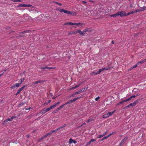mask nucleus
<instances>
[{
  "label": "nucleus",
  "mask_w": 146,
  "mask_h": 146,
  "mask_svg": "<svg viewBox=\"0 0 146 146\" xmlns=\"http://www.w3.org/2000/svg\"><path fill=\"white\" fill-rule=\"evenodd\" d=\"M66 125V124H64L63 125H62V127H59L56 130H52V131L46 134L45 135L43 136L42 137L39 139V140L40 141L41 140L44 139L47 136H48L49 135H50L52 133L54 132H56V131L60 129L61 128H63L64 127H65Z\"/></svg>",
  "instance_id": "1"
},
{
  "label": "nucleus",
  "mask_w": 146,
  "mask_h": 146,
  "mask_svg": "<svg viewBox=\"0 0 146 146\" xmlns=\"http://www.w3.org/2000/svg\"><path fill=\"white\" fill-rule=\"evenodd\" d=\"M60 11L61 13L64 12V13L72 15L73 16H75L76 15V13L74 12L69 11L63 9H60Z\"/></svg>",
  "instance_id": "2"
},
{
  "label": "nucleus",
  "mask_w": 146,
  "mask_h": 146,
  "mask_svg": "<svg viewBox=\"0 0 146 146\" xmlns=\"http://www.w3.org/2000/svg\"><path fill=\"white\" fill-rule=\"evenodd\" d=\"M65 25H76L79 26L80 27H82V25H84L85 24L84 23H72V22H68L65 23L64 24Z\"/></svg>",
  "instance_id": "3"
},
{
  "label": "nucleus",
  "mask_w": 146,
  "mask_h": 146,
  "mask_svg": "<svg viewBox=\"0 0 146 146\" xmlns=\"http://www.w3.org/2000/svg\"><path fill=\"white\" fill-rule=\"evenodd\" d=\"M118 16H120L121 17H123L127 16V13L125 11H121L117 12Z\"/></svg>",
  "instance_id": "4"
},
{
  "label": "nucleus",
  "mask_w": 146,
  "mask_h": 146,
  "mask_svg": "<svg viewBox=\"0 0 146 146\" xmlns=\"http://www.w3.org/2000/svg\"><path fill=\"white\" fill-rule=\"evenodd\" d=\"M18 7H32L33 6L29 4H20L18 5Z\"/></svg>",
  "instance_id": "5"
},
{
  "label": "nucleus",
  "mask_w": 146,
  "mask_h": 146,
  "mask_svg": "<svg viewBox=\"0 0 146 146\" xmlns=\"http://www.w3.org/2000/svg\"><path fill=\"white\" fill-rule=\"evenodd\" d=\"M27 85H24L21 88L19 89L17 92L15 94V95L16 96L17 95L20 93V92L22 91L24 88H25V87H27Z\"/></svg>",
  "instance_id": "6"
},
{
  "label": "nucleus",
  "mask_w": 146,
  "mask_h": 146,
  "mask_svg": "<svg viewBox=\"0 0 146 146\" xmlns=\"http://www.w3.org/2000/svg\"><path fill=\"white\" fill-rule=\"evenodd\" d=\"M146 62V59H144L143 60L140 61L138 62L137 64L133 66V68H134L136 67L137 65H138L139 64H141Z\"/></svg>",
  "instance_id": "7"
},
{
  "label": "nucleus",
  "mask_w": 146,
  "mask_h": 146,
  "mask_svg": "<svg viewBox=\"0 0 146 146\" xmlns=\"http://www.w3.org/2000/svg\"><path fill=\"white\" fill-rule=\"evenodd\" d=\"M137 96V95L136 96H135V95L132 96H131L128 99H127L126 100H123V101H122V102H127L128 101H129V100H130L131 99L133 98H135Z\"/></svg>",
  "instance_id": "8"
},
{
  "label": "nucleus",
  "mask_w": 146,
  "mask_h": 146,
  "mask_svg": "<svg viewBox=\"0 0 146 146\" xmlns=\"http://www.w3.org/2000/svg\"><path fill=\"white\" fill-rule=\"evenodd\" d=\"M128 139V137H126L124 138L121 141L120 143L119 144V145L121 146L122 145L124 142L125 141L127 140Z\"/></svg>",
  "instance_id": "9"
},
{
  "label": "nucleus",
  "mask_w": 146,
  "mask_h": 146,
  "mask_svg": "<svg viewBox=\"0 0 146 146\" xmlns=\"http://www.w3.org/2000/svg\"><path fill=\"white\" fill-rule=\"evenodd\" d=\"M21 83H17L16 84L14 85H13L11 87V88H15V87H19L20 85L21 84Z\"/></svg>",
  "instance_id": "10"
},
{
  "label": "nucleus",
  "mask_w": 146,
  "mask_h": 146,
  "mask_svg": "<svg viewBox=\"0 0 146 146\" xmlns=\"http://www.w3.org/2000/svg\"><path fill=\"white\" fill-rule=\"evenodd\" d=\"M15 117H14V116L11 117L10 118H8L7 119H6L5 121V122H7L8 121H11L13 119V118H15Z\"/></svg>",
  "instance_id": "11"
},
{
  "label": "nucleus",
  "mask_w": 146,
  "mask_h": 146,
  "mask_svg": "<svg viewBox=\"0 0 146 146\" xmlns=\"http://www.w3.org/2000/svg\"><path fill=\"white\" fill-rule=\"evenodd\" d=\"M54 107L53 106V105L51 106L49 108H47L46 109V112H47L50 110H51L52 108H54Z\"/></svg>",
  "instance_id": "12"
},
{
  "label": "nucleus",
  "mask_w": 146,
  "mask_h": 146,
  "mask_svg": "<svg viewBox=\"0 0 146 146\" xmlns=\"http://www.w3.org/2000/svg\"><path fill=\"white\" fill-rule=\"evenodd\" d=\"M111 67L104 68H102V69H101V70L102 71L105 70H110L111 69Z\"/></svg>",
  "instance_id": "13"
},
{
  "label": "nucleus",
  "mask_w": 146,
  "mask_h": 146,
  "mask_svg": "<svg viewBox=\"0 0 146 146\" xmlns=\"http://www.w3.org/2000/svg\"><path fill=\"white\" fill-rule=\"evenodd\" d=\"M102 70H101V69H100L99 70V71L97 72H93V74L95 75H97L100 73L102 72Z\"/></svg>",
  "instance_id": "14"
},
{
  "label": "nucleus",
  "mask_w": 146,
  "mask_h": 146,
  "mask_svg": "<svg viewBox=\"0 0 146 146\" xmlns=\"http://www.w3.org/2000/svg\"><path fill=\"white\" fill-rule=\"evenodd\" d=\"M115 112V111H113L112 112H108V113H107L108 115V117H109L111 115L113 114Z\"/></svg>",
  "instance_id": "15"
},
{
  "label": "nucleus",
  "mask_w": 146,
  "mask_h": 146,
  "mask_svg": "<svg viewBox=\"0 0 146 146\" xmlns=\"http://www.w3.org/2000/svg\"><path fill=\"white\" fill-rule=\"evenodd\" d=\"M118 16V13H117L115 14L111 15H110V17H117Z\"/></svg>",
  "instance_id": "16"
},
{
  "label": "nucleus",
  "mask_w": 146,
  "mask_h": 146,
  "mask_svg": "<svg viewBox=\"0 0 146 146\" xmlns=\"http://www.w3.org/2000/svg\"><path fill=\"white\" fill-rule=\"evenodd\" d=\"M53 68L52 67H47V66H45L44 67L42 68L41 69H53Z\"/></svg>",
  "instance_id": "17"
},
{
  "label": "nucleus",
  "mask_w": 146,
  "mask_h": 146,
  "mask_svg": "<svg viewBox=\"0 0 146 146\" xmlns=\"http://www.w3.org/2000/svg\"><path fill=\"white\" fill-rule=\"evenodd\" d=\"M135 12H134V11H132L131 12H129L128 13H127V16L129 15L130 14H133Z\"/></svg>",
  "instance_id": "18"
},
{
  "label": "nucleus",
  "mask_w": 146,
  "mask_h": 146,
  "mask_svg": "<svg viewBox=\"0 0 146 146\" xmlns=\"http://www.w3.org/2000/svg\"><path fill=\"white\" fill-rule=\"evenodd\" d=\"M74 140L73 139H72L71 138H70L69 139V143L70 144H71L73 143V142L74 141Z\"/></svg>",
  "instance_id": "19"
},
{
  "label": "nucleus",
  "mask_w": 146,
  "mask_h": 146,
  "mask_svg": "<svg viewBox=\"0 0 146 146\" xmlns=\"http://www.w3.org/2000/svg\"><path fill=\"white\" fill-rule=\"evenodd\" d=\"M77 31L80 35H84L83 31H82L80 30H78Z\"/></svg>",
  "instance_id": "20"
},
{
  "label": "nucleus",
  "mask_w": 146,
  "mask_h": 146,
  "mask_svg": "<svg viewBox=\"0 0 146 146\" xmlns=\"http://www.w3.org/2000/svg\"><path fill=\"white\" fill-rule=\"evenodd\" d=\"M103 118H108V115L106 113V114H104L103 116Z\"/></svg>",
  "instance_id": "21"
},
{
  "label": "nucleus",
  "mask_w": 146,
  "mask_h": 146,
  "mask_svg": "<svg viewBox=\"0 0 146 146\" xmlns=\"http://www.w3.org/2000/svg\"><path fill=\"white\" fill-rule=\"evenodd\" d=\"M65 105V104L62 105L61 106H59L58 108V109L59 110H60Z\"/></svg>",
  "instance_id": "22"
},
{
  "label": "nucleus",
  "mask_w": 146,
  "mask_h": 146,
  "mask_svg": "<svg viewBox=\"0 0 146 146\" xmlns=\"http://www.w3.org/2000/svg\"><path fill=\"white\" fill-rule=\"evenodd\" d=\"M79 98H80V97L74 98L73 100H72V102H74L78 99Z\"/></svg>",
  "instance_id": "23"
},
{
  "label": "nucleus",
  "mask_w": 146,
  "mask_h": 146,
  "mask_svg": "<svg viewBox=\"0 0 146 146\" xmlns=\"http://www.w3.org/2000/svg\"><path fill=\"white\" fill-rule=\"evenodd\" d=\"M80 84H79L78 85H77L76 86H75L74 87H73L72 88V89H75V88H76L79 87L80 86Z\"/></svg>",
  "instance_id": "24"
},
{
  "label": "nucleus",
  "mask_w": 146,
  "mask_h": 146,
  "mask_svg": "<svg viewBox=\"0 0 146 146\" xmlns=\"http://www.w3.org/2000/svg\"><path fill=\"white\" fill-rule=\"evenodd\" d=\"M80 84H79L78 85H77L76 86H75L74 87H73L72 88V89H75V88H76L79 87L80 86Z\"/></svg>",
  "instance_id": "25"
},
{
  "label": "nucleus",
  "mask_w": 146,
  "mask_h": 146,
  "mask_svg": "<svg viewBox=\"0 0 146 146\" xmlns=\"http://www.w3.org/2000/svg\"><path fill=\"white\" fill-rule=\"evenodd\" d=\"M80 84H79L78 85H77L76 86H75L74 87H73L72 88V89H75V88H76L79 87L80 86Z\"/></svg>",
  "instance_id": "26"
},
{
  "label": "nucleus",
  "mask_w": 146,
  "mask_h": 146,
  "mask_svg": "<svg viewBox=\"0 0 146 146\" xmlns=\"http://www.w3.org/2000/svg\"><path fill=\"white\" fill-rule=\"evenodd\" d=\"M60 103V102H58L57 103L53 105L54 107H56L58 104H59Z\"/></svg>",
  "instance_id": "27"
},
{
  "label": "nucleus",
  "mask_w": 146,
  "mask_h": 146,
  "mask_svg": "<svg viewBox=\"0 0 146 146\" xmlns=\"http://www.w3.org/2000/svg\"><path fill=\"white\" fill-rule=\"evenodd\" d=\"M58 110H59L58 109V108L57 109H56L55 110H54L53 111L52 113H56L58 111Z\"/></svg>",
  "instance_id": "28"
},
{
  "label": "nucleus",
  "mask_w": 146,
  "mask_h": 146,
  "mask_svg": "<svg viewBox=\"0 0 146 146\" xmlns=\"http://www.w3.org/2000/svg\"><path fill=\"white\" fill-rule=\"evenodd\" d=\"M24 80L25 79L24 78H21L20 80H21V82L20 83H21V84L22 82H24Z\"/></svg>",
  "instance_id": "29"
},
{
  "label": "nucleus",
  "mask_w": 146,
  "mask_h": 146,
  "mask_svg": "<svg viewBox=\"0 0 146 146\" xmlns=\"http://www.w3.org/2000/svg\"><path fill=\"white\" fill-rule=\"evenodd\" d=\"M103 136H104V135H98V138H102V137H103Z\"/></svg>",
  "instance_id": "30"
},
{
  "label": "nucleus",
  "mask_w": 146,
  "mask_h": 146,
  "mask_svg": "<svg viewBox=\"0 0 146 146\" xmlns=\"http://www.w3.org/2000/svg\"><path fill=\"white\" fill-rule=\"evenodd\" d=\"M88 31V30L87 29H86L85 30H84V31H83V35H84L86 33V32L87 31Z\"/></svg>",
  "instance_id": "31"
},
{
  "label": "nucleus",
  "mask_w": 146,
  "mask_h": 146,
  "mask_svg": "<svg viewBox=\"0 0 146 146\" xmlns=\"http://www.w3.org/2000/svg\"><path fill=\"white\" fill-rule=\"evenodd\" d=\"M142 11V10H140V9H137L135 11H134V12H135V13H137V12H138L139 11Z\"/></svg>",
  "instance_id": "32"
},
{
  "label": "nucleus",
  "mask_w": 146,
  "mask_h": 146,
  "mask_svg": "<svg viewBox=\"0 0 146 146\" xmlns=\"http://www.w3.org/2000/svg\"><path fill=\"white\" fill-rule=\"evenodd\" d=\"M115 132H112L111 133H110V134H109V135H108L109 136V137L111 135L114 134Z\"/></svg>",
  "instance_id": "33"
},
{
  "label": "nucleus",
  "mask_w": 146,
  "mask_h": 146,
  "mask_svg": "<svg viewBox=\"0 0 146 146\" xmlns=\"http://www.w3.org/2000/svg\"><path fill=\"white\" fill-rule=\"evenodd\" d=\"M72 102V100H70V101H69L68 102L65 104H70V103H71Z\"/></svg>",
  "instance_id": "34"
},
{
  "label": "nucleus",
  "mask_w": 146,
  "mask_h": 146,
  "mask_svg": "<svg viewBox=\"0 0 146 146\" xmlns=\"http://www.w3.org/2000/svg\"><path fill=\"white\" fill-rule=\"evenodd\" d=\"M12 1L14 2H20L21 1V0H13Z\"/></svg>",
  "instance_id": "35"
},
{
  "label": "nucleus",
  "mask_w": 146,
  "mask_h": 146,
  "mask_svg": "<svg viewBox=\"0 0 146 146\" xmlns=\"http://www.w3.org/2000/svg\"><path fill=\"white\" fill-rule=\"evenodd\" d=\"M88 87H86V88H83L82 89H83V91H86L88 89Z\"/></svg>",
  "instance_id": "36"
},
{
  "label": "nucleus",
  "mask_w": 146,
  "mask_h": 146,
  "mask_svg": "<svg viewBox=\"0 0 146 146\" xmlns=\"http://www.w3.org/2000/svg\"><path fill=\"white\" fill-rule=\"evenodd\" d=\"M96 140L95 139H92L90 140V142H91V143L92 142H94V141H96Z\"/></svg>",
  "instance_id": "37"
},
{
  "label": "nucleus",
  "mask_w": 146,
  "mask_h": 146,
  "mask_svg": "<svg viewBox=\"0 0 146 146\" xmlns=\"http://www.w3.org/2000/svg\"><path fill=\"white\" fill-rule=\"evenodd\" d=\"M108 133V131H106L104 133H103V135H104V136L106 135Z\"/></svg>",
  "instance_id": "38"
},
{
  "label": "nucleus",
  "mask_w": 146,
  "mask_h": 146,
  "mask_svg": "<svg viewBox=\"0 0 146 146\" xmlns=\"http://www.w3.org/2000/svg\"><path fill=\"white\" fill-rule=\"evenodd\" d=\"M91 121H92V119H88L86 121V122H87V123H88V122H89Z\"/></svg>",
  "instance_id": "39"
},
{
  "label": "nucleus",
  "mask_w": 146,
  "mask_h": 146,
  "mask_svg": "<svg viewBox=\"0 0 146 146\" xmlns=\"http://www.w3.org/2000/svg\"><path fill=\"white\" fill-rule=\"evenodd\" d=\"M100 99V97H98L97 98H95V100L96 101H97L98 100H99V99Z\"/></svg>",
  "instance_id": "40"
},
{
  "label": "nucleus",
  "mask_w": 146,
  "mask_h": 146,
  "mask_svg": "<svg viewBox=\"0 0 146 146\" xmlns=\"http://www.w3.org/2000/svg\"><path fill=\"white\" fill-rule=\"evenodd\" d=\"M137 101H135L133 103V104L135 105H136V104L137 103Z\"/></svg>",
  "instance_id": "41"
},
{
  "label": "nucleus",
  "mask_w": 146,
  "mask_h": 146,
  "mask_svg": "<svg viewBox=\"0 0 146 146\" xmlns=\"http://www.w3.org/2000/svg\"><path fill=\"white\" fill-rule=\"evenodd\" d=\"M24 104V103H21V104H20L19 105V106H21L22 105H23Z\"/></svg>",
  "instance_id": "42"
},
{
  "label": "nucleus",
  "mask_w": 146,
  "mask_h": 146,
  "mask_svg": "<svg viewBox=\"0 0 146 146\" xmlns=\"http://www.w3.org/2000/svg\"><path fill=\"white\" fill-rule=\"evenodd\" d=\"M130 106H134L135 105L133 104V103H131V104H130Z\"/></svg>",
  "instance_id": "43"
},
{
  "label": "nucleus",
  "mask_w": 146,
  "mask_h": 146,
  "mask_svg": "<svg viewBox=\"0 0 146 146\" xmlns=\"http://www.w3.org/2000/svg\"><path fill=\"white\" fill-rule=\"evenodd\" d=\"M38 83V81H36L35 82H34L33 84H37Z\"/></svg>",
  "instance_id": "44"
},
{
  "label": "nucleus",
  "mask_w": 146,
  "mask_h": 146,
  "mask_svg": "<svg viewBox=\"0 0 146 146\" xmlns=\"http://www.w3.org/2000/svg\"><path fill=\"white\" fill-rule=\"evenodd\" d=\"M91 143V142L90 141H89V142H88L87 143V145H89Z\"/></svg>",
  "instance_id": "45"
},
{
  "label": "nucleus",
  "mask_w": 146,
  "mask_h": 146,
  "mask_svg": "<svg viewBox=\"0 0 146 146\" xmlns=\"http://www.w3.org/2000/svg\"><path fill=\"white\" fill-rule=\"evenodd\" d=\"M108 137H109V136L107 135L106 136L104 137V139H106L108 138Z\"/></svg>",
  "instance_id": "46"
},
{
  "label": "nucleus",
  "mask_w": 146,
  "mask_h": 146,
  "mask_svg": "<svg viewBox=\"0 0 146 146\" xmlns=\"http://www.w3.org/2000/svg\"><path fill=\"white\" fill-rule=\"evenodd\" d=\"M54 3H56V4H58V5H62V4L60 3H58L57 2H55Z\"/></svg>",
  "instance_id": "47"
},
{
  "label": "nucleus",
  "mask_w": 146,
  "mask_h": 146,
  "mask_svg": "<svg viewBox=\"0 0 146 146\" xmlns=\"http://www.w3.org/2000/svg\"><path fill=\"white\" fill-rule=\"evenodd\" d=\"M38 81V83H41V82H43V81L42 80H39Z\"/></svg>",
  "instance_id": "48"
},
{
  "label": "nucleus",
  "mask_w": 146,
  "mask_h": 146,
  "mask_svg": "<svg viewBox=\"0 0 146 146\" xmlns=\"http://www.w3.org/2000/svg\"><path fill=\"white\" fill-rule=\"evenodd\" d=\"M46 110H45L43 111V112H42V114H43L45 113H46Z\"/></svg>",
  "instance_id": "49"
},
{
  "label": "nucleus",
  "mask_w": 146,
  "mask_h": 146,
  "mask_svg": "<svg viewBox=\"0 0 146 146\" xmlns=\"http://www.w3.org/2000/svg\"><path fill=\"white\" fill-rule=\"evenodd\" d=\"M80 92H81V91H78V92H76V94H80Z\"/></svg>",
  "instance_id": "50"
},
{
  "label": "nucleus",
  "mask_w": 146,
  "mask_h": 146,
  "mask_svg": "<svg viewBox=\"0 0 146 146\" xmlns=\"http://www.w3.org/2000/svg\"><path fill=\"white\" fill-rule=\"evenodd\" d=\"M48 102H46V103H44V105L45 106V105H48Z\"/></svg>",
  "instance_id": "51"
},
{
  "label": "nucleus",
  "mask_w": 146,
  "mask_h": 146,
  "mask_svg": "<svg viewBox=\"0 0 146 146\" xmlns=\"http://www.w3.org/2000/svg\"><path fill=\"white\" fill-rule=\"evenodd\" d=\"M73 143H74V144H76V143L77 142H76V141H75V140H74V141H73Z\"/></svg>",
  "instance_id": "52"
},
{
  "label": "nucleus",
  "mask_w": 146,
  "mask_h": 146,
  "mask_svg": "<svg viewBox=\"0 0 146 146\" xmlns=\"http://www.w3.org/2000/svg\"><path fill=\"white\" fill-rule=\"evenodd\" d=\"M51 100H49V101H48V102L49 104V103H50L51 102Z\"/></svg>",
  "instance_id": "53"
},
{
  "label": "nucleus",
  "mask_w": 146,
  "mask_h": 146,
  "mask_svg": "<svg viewBox=\"0 0 146 146\" xmlns=\"http://www.w3.org/2000/svg\"><path fill=\"white\" fill-rule=\"evenodd\" d=\"M82 2L83 3H86V2L85 1H82Z\"/></svg>",
  "instance_id": "54"
},
{
  "label": "nucleus",
  "mask_w": 146,
  "mask_h": 146,
  "mask_svg": "<svg viewBox=\"0 0 146 146\" xmlns=\"http://www.w3.org/2000/svg\"><path fill=\"white\" fill-rule=\"evenodd\" d=\"M131 106H130V104L128 106H127V108H129V107H130Z\"/></svg>",
  "instance_id": "55"
},
{
  "label": "nucleus",
  "mask_w": 146,
  "mask_h": 146,
  "mask_svg": "<svg viewBox=\"0 0 146 146\" xmlns=\"http://www.w3.org/2000/svg\"><path fill=\"white\" fill-rule=\"evenodd\" d=\"M104 138H103L102 139H101V141H102L104 140Z\"/></svg>",
  "instance_id": "56"
},
{
  "label": "nucleus",
  "mask_w": 146,
  "mask_h": 146,
  "mask_svg": "<svg viewBox=\"0 0 146 146\" xmlns=\"http://www.w3.org/2000/svg\"><path fill=\"white\" fill-rule=\"evenodd\" d=\"M130 7H133L132 6V4H130Z\"/></svg>",
  "instance_id": "57"
},
{
  "label": "nucleus",
  "mask_w": 146,
  "mask_h": 146,
  "mask_svg": "<svg viewBox=\"0 0 146 146\" xmlns=\"http://www.w3.org/2000/svg\"><path fill=\"white\" fill-rule=\"evenodd\" d=\"M111 43H112V44H114V41H112V42H111Z\"/></svg>",
  "instance_id": "58"
},
{
  "label": "nucleus",
  "mask_w": 146,
  "mask_h": 146,
  "mask_svg": "<svg viewBox=\"0 0 146 146\" xmlns=\"http://www.w3.org/2000/svg\"><path fill=\"white\" fill-rule=\"evenodd\" d=\"M3 74H0V77L1 76H2L3 75Z\"/></svg>",
  "instance_id": "59"
},
{
  "label": "nucleus",
  "mask_w": 146,
  "mask_h": 146,
  "mask_svg": "<svg viewBox=\"0 0 146 146\" xmlns=\"http://www.w3.org/2000/svg\"><path fill=\"white\" fill-rule=\"evenodd\" d=\"M123 102H122V101H121V102H120V104H122V103H123Z\"/></svg>",
  "instance_id": "60"
},
{
  "label": "nucleus",
  "mask_w": 146,
  "mask_h": 146,
  "mask_svg": "<svg viewBox=\"0 0 146 146\" xmlns=\"http://www.w3.org/2000/svg\"><path fill=\"white\" fill-rule=\"evenodd\" d=\"M120 146L119 145H118V146Z\"/></svg>",
  "instance_id": "61"
},
{
  "label": "nucleus",
  "mask_w": 146,
  "mask_h": 146,
  "mask_svg": "<svg viewBox=\"0 0 146 146\" xmlns=\"http://www.w3.org/2000/svg\"><path fill=\"white\" fill-rule=\"evenodd\" d=\"M85 124V123H84V124Z\"/></svg>",
  "instance_id": "62"
},
{
  "label": "nucleus",
  "mask_w": 146,
  "mask_h": 146,
  "mask_svg": "<svg viewBox=\"0 0 146 146\" xmlns=\"http://www.w3.org/2000/svg\"><path fill=\"white\" fill-rule=\"evenodd\" d=\"M46 146H48V145H46Z\"/></svg>",
  "instance_id": "63"
}]
</instances>
